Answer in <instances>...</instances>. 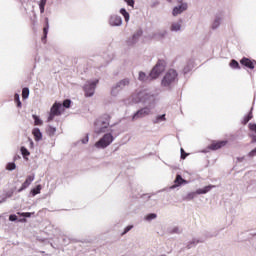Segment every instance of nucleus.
<instances>
[{"label": "nucleus", "mask_w": 256, "mask_h": 256, "mask_svg": "<svg viewBox=\"0 0 256 256\" xmlns=\"http://www.w3.org/2000/svg\"><path fill=\"white\" fill-rule=\"evenodd\" d=\"M20 215L21 217H31V212H23Z\"/></svg>", "instance_id": "79ce46f5"}, {"label": "nucleus", "mask_w": 256, "mask_h": 256, "mask_svg": "<svg viewBox=\"0 0 256 256\" xmlns=\"http://www.w3.org/2000/svg\"><path fill=\"white\" fill-rule=\"evenodd\" d=\"M187 153H185V150H183V148H181V159H186L187 158Z\"/></svg>", "instance_id": "58836bf2"}, {"label": "nucleus", "mask_w": 256, "mask_h": 256, "mask_svg": "<svg viewBox=\"0 0 256 256\" xmlns=\"http://www.w3.org/2000/svg\"><path fill=\"white\" fill-rule=\"evenodd\" d=\"M142 95L143 93L139 92L138 94H133L132 95V103H140L142 101Z\"/></svg>", "instance_id": "f3484780"}, {"label": "nucleus", "mask_w": 256, "mask_h": 256, "mask_svg": "<svg viewBox=\"0 0 256 256\" xmlns=\"http://www.w3.org/2000/svg\"><path fill=\"white\" fill-rule=\"evenodd\" d=\"M32 117L34 119V124L35 125H43V121L41 119H39V116L33 115Z\"/></svg>", "instance_id": "a878e982"}, {"label": "nucleus", "mask_w": 256, "mask_h": 256, "mask_svg": "<svg viewBox=\"0 0 256 256\" xmlns=\"http://www.w3.org/2000/svg\"><path fill=\"white\" fill-rule=\"evenodd\" d=\"M62 111H63V105L61 103L55 102L51 107L50 113L52 115H56L57 117H59Z\"/></svg>", "instance_id": "9b49d317"}, {"label": "nucleus", "mask_w": 256, "mask_h": 256, "mask_svg": "<svg viewBox=\"0 0 256 256\" xmlns=\"http://www.w3.org/2000/svg\"><path fill=\"white\" fill-rule=\"evenodd\" d=\"M158 119H161L162 121H165V114L158 116Z\"/></svg>", "instance_id": "37998d69"}, {"label": "nucleus", "mask_w": 256, "mask_h": 256, "mask_svg": "<svg viewBox=\"0 0 256 256\" xmlns=\"http://www.w3.org/2000/svg\"><path fill=\"white\" fill-rule=\"evenodd\" d=\"M171 31H180L181 30V23L174 22L171 25Z\"/></svg>", "instance_id": "b1692460"}, {"label": "nucleus", "mask_w": 256, "mask_h": 256, "mask_svg": "<svg viewBox=\"0 0 256 256\" xmlns=\"http://www.w3.org/2000/svg\"><path fill=\"white\" fill-rule=\"evenodd\" d=\"M125 85H129V79H124L118 83V87H125Z\"/></svg>", "instance_id": "7c9ffc66"}, {"label": "nucleus", "mask_w": 256, "mask_h": 256, "mask_svg": "<svg viewBox=\"0 0 256 256\" xmlns=\"http://www.w3.org/2000/svg\"><path fill=\"white\" fill-rule=\"evenodd\" d=\"M113 140V134L107 133L98 142L95 143V147H97L98 149H105L113 143Z\"/></svg>", "instance_id": "f03ea898"}, {"label": "nucleus", "mask_w": 256, "mask_h": 256, "mask_svg": "<svg viewBox=\"0 0 256 256\" xmlns=\"http://www.w3.org/2000/svg\"><path fill=\"white\" fill-rule=\"evenodd\" d=\"M150 78H151V75L147 76L145 74V72H140L139 73V81H149Z\"/></svg>", "instance_id": "4be33fe9"}, {"label": "nucleus", "mask_w": 256, "mask_h": 256, "mask_svg": "<svg viewBox=\"0 0 256 256\" xmlns=\"http://www.w3.org/2000/svg\"><path fill=\"white\" fill-rule=\"evenodd\" d=\"M46 133L49 137H54L55 133H57V128H55L53 126H48L46 129Z\"/></svg>", "instance_id": "2eb2a0df"}, {"label": "nucleus", "mask_w": 256, "mask_h": 256, "mask_svg": "<svg viewBox=\"0 0 256 256\" xmlns=\"http://www.w3.org/2000/svg\"><path fill=\"white\" fill-rule=\"evenodd\" d=\"M133 229V225H129L124 229V232L122 233V235H126V233H129V231H131Z\"/></svg>", "instance_id": "f704fd0d"}, {"label": "nucleus", "mask_w": 256, "mask_h": 256, "mask_svg": "<svg viewBox=\"0 0 256 256\" xmlns=\"http://www.w3.org/2000/svg\"><path fill=\"white\" fill-rule=\"evenodd\" d=\"M256 142V136L253 137L252 143Z\"/></svg>", "instance_id": "c03bdc74"}, {"label": "nucleus", "mask_w": 256, "mask_h": 256, "mask_svg": "<svg viewBox=\"0 0 256 256\" xmlns=\"http://www.w3.org/2000/svg\"><path fill=\"white\" fill-rule=\"evenodd\" d=\"M63 107H65L66 109H69V107H71V100L69 99L64 100Z\"/></svg>", "instance_id": "473e14b6"}, {"label": "nucleus", "mask_w": 256, "mask_h": 256, "mask_svg": "<svg viewBox=\"0 0 256 256\" xmlns=\"http://www.w3.org/2000/svg\"><path fill=\"white\" fill-rule=\"evenodd\" d=\"M215 186L214 185H208L205 186L204 188H200L196 190V192L189 193L186 196L187 201H191L192 199H195V195H205V193H209L211 189H213Z\"/></svg>", "instance_id": "20e7f679"}, {"label": "nucleus", "mask_w": 256, "mask_h": 256, "mask_svg": "<svg viewBox=\"0 0 256 256\" xmlns=\"http://www.w3.org/2000/svg\"><path fill=\"white\" fill-rule=\"evenodd\" d=\"M29 97V88L22 89V98L27 99Z\"/></svg>", "instance_id": "cd10ccee"}, {"label": "nucleus", "mask_w": 256, "mask_h": 256, "mask_svg": "<svg viewBox=\"0 0 256 256\" xmlns=\"http://www.w3.org/2000/svg\"><path fill=\"white\" fill-rule=\"evenodd\" d=\"M14 101H15L17 107H21V100L19 98V94L14 95Z\"/></svg>", "instance_id": "c756f323"}, {"label": "nucleus", "mask_w": 256, "mask_h": 256, "mask_svg": "<svg viewBox=\"0 0 256 256\" xmlns=\"http://www.w3.org/2000/svg\"><path fill=\"white\" fill-rule=\"evenodd\" d=\"M120 13H121V15H123V17H124L126 23H129V12H127L126 9L122 8V9L120 10Z\"/></svg>", "instance_id": "412c9836"}, {"label": "nucleus", "mask_w": 256, "mask_h": 256, "mask_svg": "<svg viewBox=\"0 0 256 256\" xmlns=\"http://www.w3.org/2000/svg\"><path fill=\"white\" fill-rule=\"evenodd\" d=\"M250 119H253V112H249L242 120V125H247L250 121Z\"/></svg>", "instance_id": "a211bd4d"}, {"label": "nucleus", "mask_w": 256, "mask_h": 256, "mask_svg": "<svg viewBox=\"0 0 256 256\" xmlns=\"http://www.w3.org/2000/svg\"><path fill=\"white\" fill-rule=\"evenodd\" d=\"M228 141L227 140H214L212 143L208 146V149L210 151H218V149H223L225 145H227Z\"/></svg>", "instance_id": "6e6552de"}, {"label": "nucleus", "mask_w": 256, "mask_h": 256, "mask_svg": "<svg viewBox=\"0 0 256 256\" xmlns=\"http://www.w3.org/2000/svg\"><path fill=\"white\" fill-rule=\"evenodd\" d=\"M40 13H45V5H47V0H40L39 2Z\"/></svg>", "instance_id": "aec40b11"}, {"label": "nucleus", "mask_w": 256, "mask_h": 256, "mask_svg": "<svg viewBox=\"0 0 256 256\" xmlns=\"http://www.w3.org/2000/svg\"><path fill=\"white\" fill-rule=\"evenodd\" d=\"M104 119H105V121H102L103 127L100 129V131H98V133H105V129H107V127H109V121L111 120V116L105 114Z\"/></svg>", "instance_id": "ddd939ff"}, {"label": "nucleus", "mask_w": 256, "mask_h": 256, "mask_svg": "<svg viewBox=\"0 0 256 256\" xmlns=\"http://www.w3.org/2000/svg\"><path fill=\"white\" fill-rule=\"evenodd\" d=\"M169 3H171L172 0H167Z\"/></svg>", "instance_id": "a18cd8bd"}, {"label": "nucleus", "mask_w": 256, "mask_h": 256, "mask_svg": "<svg viewBox=\"0 0 256 256\" xmlns=\"http://www.w3.org/2000/svg\"><path fill=\"white\" fill-rule=\"evenodd\" d=\"M220 21H221V19L217 18V19L214 21L212 27H213L214 29H217V28L219 27Z\"/></svg>", "instance_id": "72a5a7b5"}, {"label": "nucleus", "mask_w": 256, "mask_h": 256, "mask_svg": "<svg viewBox=\"0 0 256 256\" xmlns=\"http://www.w3.org/2000/svg\"><path fill=\"white\" fill-rule=\"evenodd\" d=\"M55 117H57V115L56 114H52V112H50L49 117H48V123L53 121V119H55Z\"/></svg>", "instance_id": "e433bc0d"}, {"label": "nucleus", "mask_w": 256, "mask_h": 256, "mask_svg": "<svg viewBox=\"0 0 256 256\" xmlns=\"http://www.w3.org/2000/svg\"><path fill=\"white\" fill-rule=\"evenodd\" d=\"M240 63L244 66L247 67V69H255L256 67V61L255 60H251L247 57H243L240 60Z\"/></svg>", "instance_id": "9d476101"}, {"label": "nucleus", "mask_w": 256, "mask_h": 256, "mask_svg": "<svg viewBox=\"0 0 256 256\" xmlns=\"http://www.w3.org/2000/svg\"><path fill=\"white\" fill-rule=\"evenodd\" d=\"M255 155H256V148L248 153V157H255Z\"/></svg>", "instance_id": "ea45409f"}, {"label": "nucleus", "mask_w": 256, "mask_h": 256, "mask_svg": "<svg viewBox=\"0 0 256 256\" xmlns=\"http://www.w3.org/2000/svg\"><path fill=\"white\" fill-rule=\"evenodd\" d=\"M230 67L232 69H241V66L239 65V62H237V60H231Z\"/></svg>", "instance_id": "393cba45"}, {"label": "nucleus", "mask_w": 256, "mask_h": 256, "mask_svg": "<svg viewBox=\"0 0 256 256\" xmlns=\"http://www.w3.org/2000/svg\"><path fill=\"white\" fill-rule=\"evenodd\" d=\"M147 115H151V109L149 107L142 108L133 115L132 121L143 119V117H147Z\"/></svg>", "instance_id": "0eeeda50"}, {"label": "nucleus", "mask_w": 256, "mask_h": 256, "mask_svg": "<svg viewBox=\"0 0 256 256\" xmlns=\"http://www.w3.org/2000/svg\"><path fill=\"white\" fill-rule=\"evenodd\" d=\"M49 33V19L46 18V27L43 28V37L42 41H45L47 39V34Z\"/></svg>", "instance_id": "dca6fc26"}, {"label": "nucleus", "mask_w": 256, "mask_h": 256, "mask_svg": "<svg viewBox=\"0 0 256 256\" xmlns=\"http://www.w3.org/2000/svg\"><path fill=\"white\" fill-rule=\"evenodd\" d=\"M33 181H35V174L28 175L26 177V180L23 182L22 186L18 190V193H21V191H25V189H27V187H29V185H31Z\"/></svg>", "instance_id": "1a4fd4ad"}, {"label": "nucleus", "mask_w": 256, "mask_h": 256, "mask_svg": "<svg viewBox=\"0 0 256 256\" xmlns=\"http://www.w3.org/2000/svg\"><path fill=\"white\" fill-rule=\"evenodd\" d=\"M157 217V214H149L146 219L147 221H151L152 219H155Z\"/></svg>", "instance_id": "4c0bfd02"}, {"label": "nucleus", "mask_w": 256, "mask_h": 256, "mask_svg": "<svg viewBox=\"0 0 256 256\" xmlns=\"http://www.w3.org/2000/svg\"><path fill=\"white\" fill-rule=\"evenodd\" d=\"M16 168H17V165H15V163H13V162L8 163L6 166V169L8 171H14V169H16Z\"/></svg>", "instance_id": "bb28decb"}, {"label": "nucleus", "mask_w": 256, "mask_h": 256, "mask_svg": "<svg viewBox=\"0 0 256 256\" xmlns=\"http://www.w3.org/2000/svg\"><path fill=\"white\" fill-rule=\"evenodd\" d=\"M175 183L176 185H183V183H187V181H185V179H183V177H181V175L178 174L176 176Z\"/></svg>", "instance_id": "5701e85b"}, {"label": "nucleus", "mask_w": 256, "mask_h": 256, "mask_svg": "<svg viewBox=\"0 0 256 256\" xmlns=\"http://www.w3.org/2000/svg\"><path fill=\"white\" fill-rule=\"evenodd\" d=\"M165 71V61L159 60L158 63L154 66L152 71L150 72L151 79H157L161 73Z\"/></svg>", "instance_id": "7ed1b4c3"}, {"label": "nucleus", "mask_w": 256, "mask_h": 256, "mask_svg": "<svg viewBox=\"0 0 256 256\" xmlns=\"http://www.w3.org/2000/svg\"><path fill=\"white\" fill-rule=\"evenodd\" d=\"M137 37H139V35L138 36L137 35H133L132 42H131V40L127 41L128 45H133L134 43H137Z\"/></svg>", "instance_id": "2f4dec72"}, {"label": "nucleus", "mask_w": 256, "mask_h": 256, "mask_svg": "<svg viewBox=\"0 0 256 256\" xmlns=\"http://www.w3.org/2000/svg\"><path fill=\"white\" fill-rule=\"evenodd\" d=\"M21 153H22L23 157H29L31 155L29 150H27V148H25V147H21Z\"/></svg>", "instance_id": "c85d7f7f"}, {"label": "nucleus", "mask_w": 256, "mask_h": 256, "mask_svg": "<svg viewBox=\"0 0 256 256\" xmlns=\"http://www.w3.org/2000/svg\"><path fill=\"white\" fill-rule=\"evenodd\" d=\"M9 221H17V215H15V214L10 215Z\"/></svg>", "instance_id": "a19ab883"}, {"label": "nucleus", "mask_w": 256, "mask_h": 256, "mask_svg": "<svg viewBox=\"0 0 256 256\" xmlns=\"http://www.w3.org/2000/svg\"><path fill=\"white\" fill-rule=\"evenodd\" d=\"M176 79H177V71L170 69L163 77L161 85L162 87H171V85L175 83Z\"/></svg>", "instance_id": "f257e3e1"}, {"label": "nucleus", "mask_w": 256, "mask_h": 256, "mask_svg": "<svg viewBox=\"0 0 256 256\" xmlns=\"http://www.w3.org/2000/svg\"><path fill=\"white\" fill-rule=\"evenodd\" d=\"M178 3H180V5L173 8V11H172L173 17H177V15H181V13H183V11H187L189 7L186 2H183V0H178Z\"/></svg>", "instance_id": "423d86ee"}, {"label": "nucleus", "mask_w": 256, "mask_h": 256, "mask_svg": "<svg viewBox=\"0 0 256 256\" xmlns=\"http://www.w3.org/2000/svg\"><path fill=\"white\" fill-rule=\"evenodd\" d=\"M109 23L113 27H119V25H121V23H123V20L120 18V16L114 15V16L110 17Z\"/></svg>", "instance_id": "f8f14e48"}, {"label": "nucleus", "mask_w": 256, "mask_h": 256, "mask_svg": "<svg viewBox=\"0 0 256 256\" xmlns=\"http://www.w3.org/2000/svg\"><path fill=\"white\" fill-rule=\"evenodd\" d=\"M125 3H127V5H129V7H133L135 5V1L134 0H124Z\"/></svg>", "instance_id": "c9c22d12"}, {"label": "nucleus", "mask_w": 256, "mask_h": 256, "mask_svg": "<svg viewBox=\"0 0 256 256\" xmlns=\"http://www.w3.org/2000/svg\"><path fill=\"white\" fill-rule=\"evenodd\" d=\"M32 135L34 136L35 141H41V139H43V134L39 128H34L32 130Z\"/></svg>", "instance_id": "4468645a"}, {"label": "nucleus", "mask_w": 256, "mask_h": 256, "mask_svg": "<svg viewBox=\"0 0 256 256\" xmlns=\"http://www.w3.org/2000/svg\"><path fill=\"white\" fill-rule=\"evenodd\" d=\"M98 83L99 80H95L84 86L85 97H93V95H95V88L97 87Z\"/></svg>", "instance_id": "39448f33"}, {"label": "nucleus", "mask_w": 256, "mask_h": 256, "mask_svg": "<svg viewBox=\"0 0 256 256\" xmlns=\"http://www.w3.org/2000/svg\"><path fill=\"white\" fill-rule=\"evenodd\" d=\"M42 186L39 184L34 189L31 190L32 197H35V195H39L41 193Z\"/></svg>", "instance_id": "6ab92c4d"}]
</instances>
